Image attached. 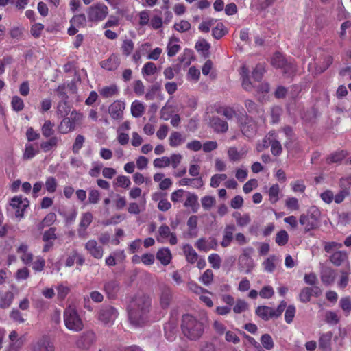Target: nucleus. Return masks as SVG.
<instances>
[{
  "mask_svg": "<svg viewBox=\"0 0 351 351\" xmlns=\"http://www.w3.org/2000/svg\"><path fill=\"white\" fill-rule=\"evenodd\" d=\"M152 301L145 294H138L130 301L128 307V319L135 326L144 325L149 319Z\"/></svg>",
  "mask_w": 351,
  "mask_h": 351,
  "instance_id": "f257e3e1",
  "label": "nucleus"
},
{
  "mask_svg": "<svg viewBox=\"0 0 351 351\" xmlns=\"http://www.w3.org/2000/svg\"><path fill=\"white\" fill-rule=\"evenodd\" d=\"M182 334L191 341L199 340L204 332V324L196 317L186 314L182 318Z\"/></svg>",
  "mask_w": 351,
  "mask_h": 351,
  "instance_id": "f03ea898",
  "label": "nucleus"
},
{
  "mask_svg": "<svg viewBox=\"0 0 351 351\" xmlns=\"http://www.w3.org/2000/svg\"><path fill=\"white\" fill-rule=\"evenodd\" d=\"M64 322L66 327L75 332L81 331L84 328V324L76 308L74 306H69L64 311Z\"/></svg>",
  "mask_w": 351,
  "mask_h": 351,
  "instance_id": "7ed1b4c3",
  "label": "nucleus"
},
{
  "mask_svg": "<svg viewBox=\"0 0 351 351\" xmlns=\"http://www.w3.org/2000/svg\"><path fill=\"white\" fill-rule=\"evenodd\" d=\"M108 13V7L103 3H97L90 6L87 10L88 20L91 22L103 21Z\"/></svg>",
  "mask_w": 351,
  "mask_h": 351,
  "instance_id": "20e7f679",
  "label": "nucleus"
},
{
  "mask_svg": "<svg viewBox=\"0 0 351 351\" xmlns=\"http://www.w3.org/2000/svg\"><path fill=\"white\" fill-rule=\"evenodd\" d=\"M118 311L110 305H102L97 313L98 319L105 324H112L118 317Z\"/></svg>",
  "mask_w": 351,
  "mask_h": 351,
  "instance_id": "39448f33",
  "label": "nucleus"
},
{
  "mask_svg": "<svg viewBox=\"0 0 351 351\" xmlns=\"http://www.w3.org/2000/svg\"><path fill=\"white\" fill-rule=\"evenodd\" d=\"M240 128L242 134L247 137L254 136L257 131V124L252 116L245 114L240 119Z\"/></svg>",
  "mask_w": 351,
  "mask_h": 351,
  "instance_id": "423d86ee",
  "label": "nucleus"
},
{
  "mask_svg": "<svg viewBox=\"0 0 351 351\" xmlns=\"http://www.w3.org/2000/svg\"><path fill=\"white\" fill-rule=\"evenodd\" d=\"M322 293L321 288L318 286L303 287L298 295L299 300L302 303L310 302L312 296L319 297Z\"/></svg>",
  "mask_w": 351,
  "mask_h": 351,
  "instance_id": "0eeeda50",
  "label": "nucleus"
},
{
  "mask_svg": "<svg viewBox=\"0 0 351 351\" xmlns=\"http://www.w3.org/2000/svg\"><path fill=\"white\" fill-rule=\"evenodd\" d=\"M96 336L93 331L83 332L76 341V346L82 350H88L95 342Z\"/></svg>",
  "mask_w": 351,
  "mask_h": 351,
  "instance_id": "6e6552de",
  "label": "nucleus"
},
{
  "mask_svg": "<svg viewBox=\"0 0 351 351\" xmlns=\"http://www.w3.org/2000/svg\"><path fill=\"white\" fill-rule=\"evenodd\" d=\"M160 304L163 309L167 308L173 300L172 289L167 285H160Z\"/></svg>",
  "mask_w": 351,
  "mask_h": 351,
  "instance_id": "1a4fd4ad",
  "label": "nucleus"
},
{
  "mask_svg": "<svg viewBox=\"0 0 351 351\" xmlns=\"http://www.w3.org/2000/svg\"><path fill=\"white\" fill-rule=\"evenodd\" d=\"M254 267V261L251 258L250 253L247 252V250H244L243 254L239 258V269L249 274Z\"/></svg>",
  "mask_w": 351,
  "mask_h": 351,
  "instance_id": "9d476101",
  "label": "nucleus"
},
{
  "mask_svg": "<svg viewBox=\"0 0 351 351\" xmlns=\"http://www.w3.org/2000/svg\"><path fill=\"white\" fill-rule=\"evenodd\" d=\"M33 351H55L53 343L47 336H43L32 346Z\"/></svg>",
  "mask_w": 351,
  "mask_h": 351,
  "instance_id": "9b49d317",
  "label": "nucleus"
},
{
  "mask_svg": "<svg viewBox=\"0 0 351 351\" xmlns=\"http://www.w3.org/2000/svg\"><path fill=\"white\" fill-rule=\"evenodd\" d=\"M120 289V283L116 279L108 280L104 284V291L109 299H114Z\"/></svg>",
  "mask_w": 351,
  "mask_h": 351,
  "instance_id": "f8f14e48",
  "label": "nucleus"
},
{
  "mask_svg": "<svg viewBox=\"0 0 351 351\" xmlns=\"http://www.w3.org/2000/svg\"><path fill=\"white\" fill-rule=\"evenodd\" d=\"M125 108V104L123 101L116 100L109 106L108 112L112 119L121 120L123 119Z\"/></svg>",
  "mask_w": 351,
  "mask_h": 351,
  "instance_id": "ddd939ff",
  "label": "nucleus"
},
{
  "mask_svg": "<svg viewBox=\"0 0 351 351\" xmlns=\"http://www.w3.org/2000/svg\"><path fill=\"white\" fill-rule=\"evenodd\" d=\"M244 105L246 108V112L245 114L248 113L252 116L255 117H259L262 119L264 115V110L262 107L256 104L254 101L251 99H246L244 101Z\"/></svg>",
  "mask_w": 351,
  "mask_h": 351,
  "instance_id": "4468645a",
  "label": "nucleus"
},
{
  "mask_svg": "<svg viewBox=\"0 0 351 351\" xmlns=\"http://www.w3.org/2000/svg\"><path fill=\"white\" fill-rule=\"evenodd\" d=\"M218 243L216 239L209 238L206 240L205 238L199 239L195 243V246L199 251L208 252L210 250H216Z\"/></svg>",
  "mask_w": 351,
  "mask_h": 351,
  "instance_id": "2eb2a0df",
  "label": "nucleus"
},
{
  "mask_svg": "<svg viewBox=\"0 0 351 351\" xmlns=\"http://www.w3.org/2000/svg\"><path fill=\"white\" fill-rule=\"evenodd\" d=\"M85 249L96 259H101L103 257L104 249L95 240L88 241L85 244Z\"/></svg>",
  "mask_w": 351,
  "mask_h": 351,
  "instance_id": "dca6fc26",
  "label": "nucleus"
},
{
  "mask_svg": "<svg viewBox=\"0 0 351 351\" xmlns=\"http://www.w3.org/2000/svg\"><path fill=\"white\" fill-rule=\"evenodd\" d=\"M320 278L324 285L329 286L334 283L336 278V272L330 267L323 266L320 271Z\"/></svg>",
  "mask_w": 351,
  "mask_h": 351,
  "instance_id": "f3484780",
  "label": "nucleus"
},
{
  "mask_svg": "<svg viewBox=\"0 0 351 351\" xmlns=\"http://www.w3.org/2000/svg\"><path fill=\"white\" fill-rule=\"evenodd\" d=\"M28 203L29 202L27 199H25L24 201H23L21 197L16 196L12 199L10 206L13 208L16 209L15 212L16 217H23L24 210L28 206Z\"/></svg>",
  "mask_w": 351,
  "mask_h": 351,
  "instance_id": "a211bd4d",
  "label": "nucleus"
},
{
  "mask_svg": "<svg viewBox=\"0 0 351 351\" xmlns=\"http://www.w3.org/2000/svg\"><path fill=\"white\" fill-rule=\"evenodd\" d=\"M165 335L167 340L173 341L176 337L178 332L177 322L175 319H171L164 326Z\"/></svg>",
  "mask_w": 351,
  "mask_h": 351,
  "instance_id": "6ab92c4d",
  "label": "nucleus"
},
{
  "mask_svg": "<svg viewBox=\"0 0 351 351\" xmlns=\"http://www.w3.org/2000/svg\"><path fill=\"white\" fill-rule=\"evenodd\" d=\"M210 126L217 133H225L228 130V123L218 117L211 119Z\"/></svg>",
  "mask_w": 351,
  "mask_h": 351,
  "instance_id": "aec40b11",
  "label": "nucleus"
},
{
  "mask_svg": "<svg viewBox=\"0 0 351 351\" xmlns=\"http://www.w3.org/2000/svg\"><path fill=\"white\" fill-rule=\"evenodd\" d=\"M60 141V138L58 136H52L49 137V138L46 141H43L40 144V148L41 150L45 152H49L51 150L55 149L58 145L59 141Z\"/></svg>",
  "mask_w": 351,
  "mask_h": 351,
  "instance_id": "412c9836",
  "label": "nucleus"
},
{
  "mask_svg": "<svg viewBox=\"0 0 351 351\" xmlns=\"http://www.w3.org/2000/svg\"><path fill=\"white\" fill-rule=\"evenodd\" d=\"M120 64V60L117 56L112 54L107 60L101 62L102 68L108 71L116 70Z\"/></svg>",
  "mask_w": 351,
  "mask_h": 351,
  "instance_id": "4be33fe9",
  "label": "nucleus"
},
{
  "mask_svg": "<svg viewBox=\"0 0 351 351\" xmlns=\"http://www.w3.org/2000/svg\"><path fill=\"white\" fill-rule=\"evenodd\" d=\"M93 219V216L91 213L86 212L82 214L78 229V234L80 236H81L82 234V232H85L87 228L90 225Z\"/></svg>",
  "mask_w": 351,
  "mask_h": 351,
  "instance_id": "5701e85b",
  "label": "nucleus"
},
{
  "mask_svg": "<svg viewBox=\"0 0 351 351\" xmlns=\"http://www.w3.org/2000/svg\"><path fill=\"white\" fill-rule=\"evenodd\" d=\"M332 332L329 331L321 335L319 339V348L323 351H331Z\"/></svg>",
  "mask_w": 351,
  "mask_h": 351,
  "instance_id": "b1692460",
  "label": "nucleus"
},
{
  "mask_svg": "<svg viewBox=\"0 0 351 351\" xmlns=\"http://www.w3.org/2000/svg\"><path fill=\"white\" fill-rule=\"evenodd\" d=\"M299 221L300 224L304 227L306 232L314 230L318 227V223L315 222V219L312 217H308V215L305 214L300 215Z\"/></svg>",
  "mask_w": 351,
  "mask_h": 351,
  "instance_id": "393cba45",
  "label": "nucleus"
},
{
  "mask_svg": "<svg viewBox=\"0 0 351 351\" xmlns=\"http://www.w3.org/2000/svg\"><path fill=\"white\" fill-rule=\"evenodd\" d=\"M171 253L169 248L163 247L160 249L156 253V258L160 261V262L163 265H167L170 263L171 260Z\"/></svg>",
  "mask_w": 351,
  "mask_h": 351,
  "instance_id": "a878e982",
  "label": "nucleus"
},
{
  "mask_svg": "<svg viewBox=\"0 0 351 351\" xmlns=\"http://www.w3.org/2000/svg\"><path fill=\"white\" fill-rule=\"evenodd\" d=\"M256 314L265 321L274 317L273 308L267 306H259L256 309Z\"/></svg>",
  "mask_w": 351,
  "mask_h": 351,
  "instance_id": "bb28decb",
  "label": "nucleus"
},
{
  "mask_svg": "<svg viewBox=\"0 0 351 351\" xmlns=\"http://www.w3.org/2000/svg\"><path fill=\"white\" fill-rule=\"evenodd\" d=\"M76 127L71 122V119L65 117L58 125V130L61 134H67L75 130Z\"/></svg>",
  "mask_w": 351,
  "mask_h": 351,
  "instance_id": "cd10ccee",
  "label": "nucleus"
},
{
  "mask_svg": "<svg viewBox=\"0 0 351 351\" xmlns=\"http://www.w3.org/2000/svg\"><path fill=\"white\" fill-rule=\"evenodd\" d=\"M184 253L186 256V261L193 264L197 261L198 255L192 246L189 244H186L184 247Z\"/></svg>",
  "mask_w": 351,
  "mask_h": 351,
  "instance_id": "c85d7f7f",
  "label": "nucleus"
},
{
  "mask_svg": "<svg viewBox=\"0 0 351 351\" xmlns=\"http://www.w3.org/2000/svg\"><path fill=\"white\" fill-rule=\"evenodd\" d=\"M184 205L186 207H191L193 213H197L199 208L197 195L194 193H189Z\"/></svg>",
  "mask_w": 351,
  "mask_h": 351,
  "instance_id": "c756f323",
  "label": "nucleus"
},
{
  "mask_svg": "<svg viewBox=\"0 0 351 351\" xmlns=\"http://www.w3.org/2000/svg\"><path fill=\"white\" fill-rule=\"evenodd\" d=\"M54 125V123H52L50 120H45L41 127V132L43 136L45 138L53 136V135L55 133V130L53 129Z\"/></svg>",
  "mask_w": 351,
  "mask_h": 351,
  "instance_id": "7c9ffc66",
  "label": "nucleus"
},
{
  "mask_svg": "<svg viewBox=\"0 0 351 351\" xmlns=\"http://www.w3.org/2000/svg\"><path fill=\"white\" fill-rule=\"evenodd\" d=\"M145 112L143 104L138 100H135L131 105V113L134 117H141Z\"/></svg>",
  "mask_w": 351,
  "mask_h": 351,
  "instance_id": "2f4dec72",
  "label": "nucleus"
},
{
  "mask_svg": "<svg viewBox=\"0 0 351 351\" xmlns=\"http://www.w3.org/2000/svg\"><path fill=\"white\" fill-rule=\"evenodd\" d=\"M347 258V254L343 251L335 252L330 257V261L336 266H340Z\"/></svg>",
  "mask_w": 351,
  "mask_h": 351,
  "instance_id": "473e14b6",
  "label": "nucleus"
},
{
  "mask_svg": "<svg viewBox=\"0 0 351 351\" xmlns=\"http://www.w3.org/2000/svg\"><path fill=\"white\" fill-rule=\"evenodd\" d=\"M99 92L104 98H108L117 95L119 91L117 86L113 84L109 86H104Z\"/></svg>",
  "mask_w": 351,
  "mask_h": 351,
  "instance_id": "72a5a7b5",
  "label": "nucleus"
},
{
  "mask_svg": "<svg viewBox=\"0 0 351 351\" xmlns=\"http://www.w3.org/2000/svg\"><path fill=\"white\" fill-rule=\"evenodd\" d=\"M71 108L68 101H60L57 106V113L62 117H65L69 114Z\"/></svg>",
  "mask_w": 351,
  "mask_h": 351,
  "instance_id": "f704fd0d",
  "label": "nucleus"
},
{
  "mask_svg": "<svg viewBox=\"0 0 351 351\" xmlns=\"http://www.w3.org/2000/svg\"><path fill=\"white\" fill-rule=\"evenodd\" d=\"M14 299V295L10 291H7L0 297V308H7L10 306Z\"/></svg>",
  "mask_w": 351,
  "mask_h": 351,
  "instance_id": "c9c22d12",
  "label": "nucleus"
},
{
  "mask_svg": "<svg viewBox=\"0 0 351 351\" xmlns=\"http://www.w3.org/2000/svg\"><path fill=\"white\" fill-rule=\"evenodd\" d=\"M286 60L282 53L276 52L271 58V64L276 68H284L286 65Z\"/></svg>",
  "mask_w": 351,
  "mask_h": 351,
  "instance_id": "e433bc0d",
  "label": "nucleus"
},
{
  "mask_svg": "<svg viewBox=\"0 0 351 351\" xmlns=\"http://www.w3.org/2000/svg\"><path fill=\"white\" fill-rule=\"evenodd\" d=\"M185 141L179 132H173L169 136V145L171 147H176L180 145Z\"/></svg>",
  "mask_w": 351,
  "mask_h": 351,
  "instance_id": "4c0bfd02",
  "label": "nucleus"
},
{
  "mask_svg": "<svg viewBox=\"0 0 351 351\" xmlns=\"http://www.w3.org/2000/svg\"><path fill=\"white\" fill-rule=\"evenodd\" d=\"M276 261V256L271 255V256H269L263 263V266L264 270L266 271L267 272L272 273L276 268V264H275Z\"/></svg>",
  "mask_w": 351,
  "mask_h": 351,
  "instance_id": "58836bf2",
  "label": "nucleus"
},
{
  "mask_svg": "<svg viewBox=\"0 0 351 351\" xmlns=\"http://www.w3.org/2000/svg\"><path fill=\"white\" fill-rule=\"evenodd\" d=\"M134 47V43L131 39H125L121 47L123 55L128 56L131 54Z\"/></svg>",
  "mask_w": 351,
  "mask_h": 351,
  "instance_id": "ea45409f",
  "label": "nucleus"
},
{
  "mask_svg": "<svg viewBox=\"0 0 351 351\" xmlns=\"http://www.w3.org/2000/svg\"><path fill=\"white\" fill-rule=\"evenodd\" d=\"M38 153L39 150L36 149L34 145L26 144L23 157L25 160H30Z\"/></svg>",
  "mask_w": 351,
  "mask_h": 351,
  "instance_id": "a19ab883",
  "label": "nucleus"
},
{
  "mask_svg": "<svg viewBox=\"0 0 351 351\" xmlns=\"http://www.w3.org/2000/svg\"><path fill=\"white\" fill-rule=\"evenodd\" d=\"M260 341L263 347L267 350H271L274 347V342L273 339L269 334H263L261 337Z\"/></svg>",
  "mask_w": 351,
  "mask_h": 351,
  "instance_id": "79ce46f5",
  "label": "nucleus"
},
{
  "mask_svg": "<svg viewBox=\"0 0 351 351\" xmlns=\"http://www.w3.org/2000/svg\"><path fill=\"white\" fill-rule=\"evenodd\" d=\"M269 144L271 146V152L275 156H278L281 154L282 148L280 143L276 139L268 138Z\"/></svg>",
  "mask_w": 351,
  "mask_h": 351,
  "instance_id": "37998d69",
  "label": "nucleus"
},
{
  "mask_svg": "<svg viewBox=\"0 0 351 351\" xmlns=\"http://www.w3.org/2000/svg\"><path fill=\"white\" fill-rule=\"evenodd\" d=\"M195 49L201 52L202 55H208L210 49V44L204 39L198 40L195 47Z\"/></svg>",
  "mask_w": 351,
  "mask_h": 351,
  "instance_id": "c03bdc74",
  "label": "nucleus"
},
{
  "mask_svg": "<svg viewBox=\"0 0 351 351\" xmlns=\"http://www.w3.org/2000/svg\"><path fill=\"white\" fill-rule=\"evenodd\" d=\"M233 217L235 218L237 223L239 226H245L250 222V217L248 214H245L243 216L239 213H234Z\"/></svg>",
  "mask_w": 351,
  "mask_h": 351,
  "instance_id": "a18cd8bd",
  "label": "nucleus"
},
{
  "mask_svg": "<svg viewBox=\"0 0 351 351\" xmlns=\"http://www.w3.org/2000/svg\"><path fill=\"white\" fill-rule=\"evenodd\" d=\"M289 241V235L286 230L279 231L276 236L275 241L280 246L285 245Z\"/></svg>",
  "mask_w": 351,
  "mask_h": 351,
  "instance_id": "49530a36",
  "label": "nucleus"
},
{
  "mask_svg": "<svg viewBox=\"0 0 351 351\" xmlns=\"http://www.w3.org/2000/svg\"><path fill=\"white\" fill-rule=\"evenodd\" d=\"M56 220V215L54 213H48L39 224L38 228L43 229L44 227L50 226Z\"/></svg>",
  "mask_w": 351,
  "mask_h": 351,
  "instance_id": "de8ad7c7",
  "label": "nucleus"
},
{
  "mask_svg": "<svg viewBox=\"0 0 351 351\" xmlns=\"http://www.w3.org/2000/svg\"><path fill=\"white\" fill-rule=\"evenodd\" d=\"M227 32L226 29L225 28L223 23H218L215 27L213 29L212 35L216 39H220L222 38Z\"/></svg>",
  "mask_w": 351,
  "mask_h": 351,
  "instance_id": "09e8293b",
  "label": "nucleus"
},
{
  "mask_svg": "<svg viewBox=\"0 0 351 351\" xmlns=\"http://www.w3.org/2000/svg\"><path fill=\"white\" fill-rule=\"evenodd\" d=\"M296 312L295 306L293 304L286 307L285 313V320L287 324H291L295 317Z\"/></svg>",
  "mask_w": 351,
  "mask_h": 351,
  "instance_id": "8fccbe9b",
  "label": "nucleus"
},
{
  "mask_svg": "<svg viewBox=\"0 0 351 351\" xmlns=\"http://www.w3.org/2000/svg\"><path fill=\"white\" fill-rule=\"evenodd\" d=\"M348 155L347 151L341 150L332 154L330 157V162H339L343 160Z\"/></svg>",
  "mask_w": 351,
  "mask_h": 351,
  "instance_id": "3c124183",
  "label": "nucleus"
},
{
  "mask_svg": "<svg viewBox=\"0 0 351 351\" xmlns=\"http://www.w3.org/2000/svg\"><path fill=\"white\" fill-rule=\"evenodd\" d=\"M333 58L330 55H326L323 57V62L321 65L317 66V71L319 73H322L326 71L332 63Z\"/></svg>",
  "mask_w": 351,
  "mask_h": 351,
  "instance_id": "603ef678",
  "label": "nucleus"
},
{
  "mask_svg": "<svg viewBox=\"0 0 351 351\" xmlns=\"http://www.w3.org/2000/svg\"><path fill=\"white\" fill-rule=\"evenodd\" d=\"M45 189L50 193H53L56 191L58 182L55 178L48 177L45 181Z\"/></svg>",
  "mask_w": 351,
  "mask_h": 351,
  "instance_id": "864d4df0",
  "label": "nucleus"
},
{
  "mask_svg": "<svg viewBox=\"0 0 351 351\" xmlns=\"http://www.w3.org/2000/svg\"><path fill=\"white\" fill-rule=\"evenodd\" d=\"M85 141V138L83 135L78 134L75 137V142L72 147V151L75 154H78L80 150L83 147L84 143Z\"/></svg>",
  "mask_w": 351,
  "mask_h": 351,
  "instance_id": "5fc2aeb1",
  "label": "nucleus"
},
{
  "mask_svg": "<svg viewBox=\"0 0 351 351\" xmlns=\"http://www.w3.org/2000/svg\"><path fill=\"white\" fill-rule=\"evenodd\" d=\"M279 191V186L277 184H274L270 187L269 191V197L271 203L274 204L278 200Z\"/></svg>",
  "mask_w": 351,
  "mask_h": 351,
  "instance_id": "6e6d98bb",
  "label": "nucleus"
},
{
  "mask_svg": "<svg viewBox=\"0 0 351 351\" xmlns=\"http://www.w3.org/2000/svg\"><path fill=\"white\" fill-rule=\"evenodd\" d=\"M71 25L77 27H84L86 23V18L84 14L75 15L70 21Z\"/></svg>",
  "mask_w": 351,
  "mask_h": 351,
  "instance_id": "4d7b16f0",
  "label": "nucleus"
},
{
  "mask_svg": "<svg viewBox=\"0 0 351 351\" xmlns=\"http://www.w3.org/2000/svg\"><path fill=\"white\" fill-rule=\"evenodd\" d=\"M208 261L213 269H219L220 268L221 258L219 254H210L208 258Z\"/></svg>",
  "mask_w": 351,
  "mask_h": 351,
  "instance_id": "13d9d810",
  "label": "nucleus"
},
{
  "mask_svg": "<svg viewBox=\"0 0 351 351\" xmlns=\"http://www.w3.org/2000/svg\"><path fill=\"white\" fill-rule=\"evenodd\" d=\"M11 105L13 110L16 112H20L24 108V102L19 96L12 97Z\"/></svg>",
  "mask_w": 351,
  "mask_h": 351,
  "instance_id": "bf43d9fd",
  "label": "nucleus"
},
{
  "mask_svg": "<svg viewBox=\"0 0 351 351\" xmlns=\"http://www.w3.org/2000/svg\"><path fill=\"white\" fill-rule=\"evenodd\" d=\"M339 186L340 189H343V191L350 192V191H351V175L340 178V180L339 181Z\"/></svg>",
  "mask_w": 351,
  "mask_h": 351,
  "instance_id": "052dcab7",
  "label": "nucleus"
},
{
  "mask_svg": "<svg viewBox=\"0 0 351 351\" xmlns=\"http://www.w3.org/2000/svg\"><path fill=\"white\" fill-rule=\"evenodd\" d=\"M265 66L262 64H258L252 71V77L256 80L259 82L265 73Z\"/></svg>",
  "mask_w": 351,
  "mask_h": 351,
  "instance_id": "680f3d73",
  "label": "nucleus"
},
{
  "mask_svg": "<svg viewBox=\"0 0 351 351\" xmlns=\"http://www.w3.org/2000/svg\"><path fill=\"white\" fill-rule=\"evenodd\" d=\"M259 295L264 299H269L274 295V291L271 286H264L259 291Z\"/></svg>",
  "mask_w": 351,
  "mask_h": 351,
  "instance_id": "e2e57ef3",
  "label": "nucleus"
},
{
  "mask_svg": "<svg viewBox=\"0 0 351 351\" xmlns=\"http://www.w3.org/2000/svg\"><path fill=\"white\" fill-rule=\"evenodd\" d=\"M201 203L204 210H209L215 203V199L212 196L206 195L201 199Z\"/></svg>",
  "mask_w": 351,
  "mask_h": 351,
  "instance_id": "0e129e2a",
  "label": "nucleus"
},
{
  "mask_svg": "<svg viewBox=\"0 0 351 351\" xmlns=\"http://www.w3.org/2000/svg\"><path fill=\"white\" fill-rule=\"evenodd\" d=\"M191 27V23L185 20H182L180 22L174 24V29L181 33L189 31Z\"/></svg>",
  "mask_w": 351,
  "mask_h": 351,
  "instance_id": "69168bd1",
  "label": "nucleus"
},
{
  "mask_svg": "<svg viewBox=\"0 0 351 351\" xmlns=\"http://www.w3.org/2000/svg\"><path fill=\"white\" fill-rule=\"evenodd\" d=\"M248 308L247 303L241 299H239L236 302V304L233 308V311L235 313H241L245 311Z\"/></svg>",
  "mask_w": 351,
  "mask_h": 351,
  "instance_id": "338daca9",
  "label": "nucleus"
},
{
  "mask_svg": "<svg viewBox=\"0 0 351 351\" xmlns=\"http://www.w3.org/2000/svg\"><path fill=\"white\" fill-rule=\"evenodd\" d=\"M339 306L343 311L349 313L351 311V298L350 297L342 298L339 301Z\"/></svg>",
  "mask_w": 351,
  "mask_h": 351,
  "instance_id": "774afa93",
  "label": "nucleus"
}]
</instances>
